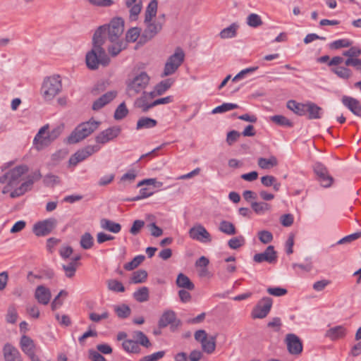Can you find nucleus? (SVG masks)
<instances>
[{
	"label": "nucleus",
	"instance_id": "nucleus-58",
	"mask_svg": "<svg viewBox=\"0 0 361 361\" xmlns=\"http://www.w3.org/2000/svg\"><path fill=\"white\" fill-rule=\"evenodd\" d=\"M130 19L131 20H136L137 19L138 15L140 14L142 10V2L141 1H138L137 4H133L130 8Z\"/></svg>",
	"mask_w": 361,
	"mask_h": 361
},
{
	"label": "nucleus",
	"instance_id": "nucleus-32",
	"mask_svg": "<svg viewBox=\"0 0 361 361\" xmlns=\"http://www.w3.org/2000/svg\"><path fill=\"white\" fill-rule=\"evenodd\" d=\"M331 72L343 80H348L353 75L352 71L348 66H338L332 68Z\"/></svg>",
	"mask_w": 361,
	"mask_h": 361
},
{
	"label": "nucleus",
	"instance_id": "nucleus-1",
	"mask_svg": "<svg viewBox=\"0 0 361 361\" xmlns=\"http://www.w3.org/2000/svg\"><path fill=\"white\" fill-rule=\"evenodd\" d=\"M124 30V21L121 18H113L109 24L99 26L92 37V47L85 56L87 66L90 70H96L99 65L106 66L109 64L110 59L106 54L103 45L105 35L108 39L114 42L121 39Z\"/></svg>",
	"mask_w": 361,
	"mask_h": 361
},
{
	"label": "nucleus",
	"instance_id": "nucleus-48",
	"mask_svg": "<svg viewBox=\"0 0 361 361\" xmlns=\"http://www.w3.org/2000/svg\"><path fill=\"white\" fill-rule=\"evenodd\" d=\"M145 257L140 255L135 256L130 262L124 264V269L128 271H131L137 268L144 260Z\"/></svg>",
	"mask_w": 361,
	"mask_h": 361
},
{
	"label": "nucleus",
	"instance_id": "nucleus-52",
	"mask_svg": "<svg viewBox=\"0 0 361 361\" xmlns=\"http://www.w3.org/2000/svg\"><path fill=\"white\" fill-rule=\"evenodd\" d=\"M140 32V28L137 27L129 29L126 35V41L129 42H135L140 36L141 37Z\"/></svg>",
	"mask_w": 361,
	"mask_h": 361
},
{
	"label": "nucleus",
	"instance_id": "nucleus-16",
	"mask_svg": "<svg viewBox=\"0 0 361 361\" xmlns=\"http://www.w3.org/2000/svg\"><path fill=\"white\" fill-rule=\"evenodd\" d=\"M276 252L272 245H269L263 252L255 254L253 257L254 261L257 263L267 262L272 264L276 261Z\"/></svg>",
	"mask_w": 361,
	"mask_h": 361
},
{
	"label": "nucleus",
	"instance_id": "nucleus-33",
	"mask_svg": "<svg viewBox=\"0 0 361 361\" xmlns=\"http://www.w3.org/2000/svg\"><path fill=\"white\" fill-rule=\"evenodd\" d=\"M257 164L262 169H269L278 164L277 159L274 156H271L269 159L260 157L258 159Z\"/></svg>",
	"mask_w": 361,
	"mask_h": 361
},
{
	"label": "nucleus",
	"instance_id": "nucleus-19",
	"mask_svg": "<svg viewBox=\"0 0 361 361\" xmlns=\"http://www.w3.org/2000/svg\"><path fill=\"white\" fill-rule=\"evenodd\" d=\"M116 96L117 91L116 90L107 92L94 102L92 104V109L94 111L101 109L105 105L111 102L114 98H116Z\"/></svg>",
	"mask_w": 361,
	"mask_h": 361
},
{
	"label": "nucleus",
	"instance_id": "nucleus-21",
	"mask_svg": "<svg viewBox=\"0 0 361 361\" xmlns=\"http://www.w3.org/2000/svg\"><path fill=\"white\" fill-rule=\"evenodd\" d=\"M5 361H22L19 350L10 343H6L3 348Z\"/></svg>",
	"mask_w": 361,
	"mask_h": 361
},
{
	"label": "nucleus",
	"instance_id": "nucleus-59",
	"mask_svg": "<svg viewBox=\"0 0 361 361\" xmlns=\"http://www.w3.org/2000/svg\"><path fill=\"white\" fill-rule=\"evenodd\" d=\"M342 54L348 58H357L361 55V48L350 46V49L344 51Z\"/></svg>",
	"mask_w": 361,
	"mask_h": 361
},
{
	"label": "nucleus",
	"instance_id": "nucleus-39",
	"mask_svg": "<svg viewBox=\"0 0 361 361\" xmlns=\"http://www.w3.org/2000/svg\"><path fill=\"white\" fill-rule=\"evenodd\" d=\"M133 339L137 342V345H141L145 348H149L152 345L147 336L140 331H136L133 333Z\"/></svg>",
	"mask_w": 361,
	"mask_h": 361
},
{
	"label": "nucleus",
	"instance_id": "nucleus-20",
	"mask_svg": "<svg viewBox=\"0 0 361 361\" xmlns=\"http://www.w3.org/2000/svg\"><path fill=\"white\" fill-rule=\"evenodd\" d=\"M324 114V110L322 107L312 102H307L305 116L310 120L320 119Z\"/></svg>",
	"mask_w": 361,
	"mask_h": 361
},
{
	"label": "nucleus",
	"instance_id": "nucleus-2",
	"mask_svg": "<svg viewBox=\"0 0 361 361\" xmlns=\"http://www.w3.org/2000/svg\"><path fill=\"white\" fill-rule=\"evenodd\" d=\"M42 178V174L39 170H36L34 172L29 174L26 180L23 182L18 187H16L13 184H11V182L8 181L7 184L4 187L2 190L3 194L10 192V197L11 198L18 197L23 195L27 191L31 190L33 183L35 181L39 180Z\"/></svg>",
	"mask_w": 361,
	"mask_h": 361
},
{
	"label": "nucleus",
	"instance_id": "nucleus-10",
	"mask_svg": "<svg viewBox=\"0 0 361 361\" xmlns=\"http://www.w3.org/2000/svg\"><path fill=\"white\" fill-rule=\"evenodd\" d=\"M272 299L269 297L262 298L253 308L252 317L253 319H263L267 316L272 307Z\"/></svg>",
	"mask_w": 361,
	"mask_h": 361
},
{
	"label": "nucleus",
	"instance_id": "nucleus-14",
	"mask_svg": "<svg viewBox=\"0 0 361 361\" xmlns=\"http://www.w3.org/2000/svg\"><path fill=\"white\" fill-rule=\"evenodd\" d=\"M190 237L201 243H210L212 241L211 235L207 229L201 224H197L189 230Z\"/></svg>",
	"mask_w": 361,
	"mask_h": 361
},
{
	"label": "nucleus",
	"instance_id": "nucleus-6",
	"mask_svg": "<svg viewBox=\"0 0 361 361\" xmlns=\"http://www.w3.org/2000/svg\"><path fill=\"white\" fill-rule=\"evenodd\" d=\"M184 59V51L180 47H177L174 54L167 59L161 76L164 78L173 74L183 63Z\"/></svg>",
	"mask_w": 361,
	"mask_h": 361
},
{
	"label": "nucleus",
	"instance_id": "nucleus-12",
	"mask_svg": "<svg viewBox=\"0 0 361 361\" xmlns=\"http://www.w3.org/2000/svg\"><path fill=\"white\" fill-rule=\"evenodd\" d=\"M49 129V125H44L42 126L36 134L34 140L33 145L37 150L40 151L44 147H48L51 142L50 136L47 132Z\"/></svg>",
	"mask_w": 361,
	"mask_h": 361
},
{
	"label": "nucleus",
	"instance_id": "nucleus-44",
	"mask_svg": "<svg viewBox=\"0 0 361 361\" xmlns=\"http://www.w3.org/2000/svg\"><path fill=\"white\" fill-rule=\"evenodd\" d=\"M203 351L208 354L212 353L216 348V337L210 336L201 343Z\"/></svg>",
	"mask_w": 361,
	"mask_h": 361
},
{
	"label": "nucleus",
	"instance_id": "nucleus-27",
	"mask_svg": "<svg viewBox=\"0 0 361 361\" xmlns=\"http://www.w3.org/2000/svg\"><path fill=\"white\" fill-rule=\"evenodd\" d=\"M100 226L103 229L113 233H118L121 230V226L120 224L107 219H102L100 221Z\"/></svg>",
	"mask_w": 361,
	"mask_h": 361
},
{
	"label": "nucleus",
	"instance_id": "nucleus-22",
	"mask_svg": "<svg viewBox=\"0 0 361 361\" xmlns=\"http://www.w3.org/2000/svg\"><path fill=\"white\" fill-rule=\"evenodd\" d=\"M35 298L39 303L46 305L50 302L51 291L42 285L38 286L35 289Z\"/></svg>",
	"mask_w": 361,
	"mask_h": 361
},
{
	"label": "nucleus",
	"instance_id": "nucleus-49",
	"mask_svg": "<svg viewBox=\"0 0 361 361\" xmlns=\"http://www.w3.org/2000/svg\"><path fill=\"white\" fill-rule=\"evenodd\" d=\"M114 311L119 318L125 319L130 316L131 310L126 305H116L114 307Z\"/></svg>",
	"mask_w": 361,
	"mask_h": 361
},
{
	"label": "nucleus",
	"instance_id": "nucleus-23",
	"mask_svg": "<svg viewBox=\"0 0 361 361\" xmlns=\"http://www.w3.org/2000/svg\"><path fill=\"white\" fill-rule=\"evenodd\" d=\"M20 346L23 352L29 357L35 355V345L30 337L23 335L20 338Z\"/></svg>",
	"mask_w": 361,
	"mask_h": 361
},
{
	"label": "nucleus",
	"instance_id": "nucleus-3",
	"mask_svg": "<svg viewBox=\"0 0 361 361\" xmlns=\"http://www.w3.org/2000/svg\"><path fill=\"white\" fill-rule=\"evenodd\" d=\"M149 76L145 71L128 78L126 81V93L128 97H135L138 94L143 92L149 85Z\"/></svg>",
	"mask_w": 361,
	"mask_h": 361
},
{
	"label": "nucleus",
	"instance_id": "nucleus-54",
	"mask_svg": "<svg viewBox=\"0 0 361 361\" xmlns=\"http://www.w3.org/2000/svg\"><path fill=\"white\" fill-rule=\"evenodd\" d=\"M245 238L242 235H239L233 238H231L228 241V245L233 250L238 249L245 244Z\"/></svg>",
	"mask_w": 361,
	"mask_h": 361
},
{
	"label": "nucleus",
	"instance_id": "nucleus-51",
	"mask_svg": "<svg viewBox=\"0 0 361 361\" xmlns=\"http://www.w3.org/2000/svg\"><path fill=\"white\" fill-rule=\"evenodd\" d=\"M238 108V105L236 104L233 103H224L220 106H216L214 108L212 113V114H221L224 113L235 109Z\"/></svg>",
	"mask_w": 361,
	"mask_h": 361
},
{
	"label": "nucleus",
	"instance_id": "nucleus-62",
	"mask_svg": "<svg viewBox=\"0 0 361 361\" xmlns=\"http://www.w3.org/2000/svg\"><path fill=\"white\" fill-rule=\"evenodd\" d=\"M345 66H353L357 71H361V59L357 58H347L344 61Z\"/></svg>",
	"mask_w": 361,
	"mask_h": 361
},
{
	"label": "nucleus",
	"instance_id": "nucleus-4",
	"mask_svg": "<svg viewBox=\"0 0 361 361\" xmlns=\"http://www.w3.org/2000/svg\"><path fill=\"white\" fill-rule=\"evenodd\" d=\"M62 91V80L59 75L46 77L42 82L41 94L45 101H51Z\"/></svg>",
	"mask_w": 361,
	"mask_h": 361
},
{
	"label": "nucleus",
	"instance_id": "nucleus-31",
	"mask_svg": "<svg viewBox=\"0 0 361 361\" xmlns=\"http://www.w3.org/2000/svg\"><path fill=\"white\" fill-rule=\"evenodd\" d=\"M176 285L188 290H192L195 288V285L190 279L182 273H180L177 276Z\"/></svg>",
	"mask_w": 361,
	"mask_h": 361
},
{
	"label": "nucleus",
	"instance_id": "nucleus-60",
	"mask_svg": "<svg viewBox=\"0 0 361 361\" xmlns=\"http://www.w3.org/2000/svg\"><path fill=\"white\" fill-rule=\"evenodd\" d=\"M258 238L261 243L263 244H268L273 240L272 233L266 230L258 232Z\"/></svg>",
	"mask_w": 361,
	"mask_h": 361
},
{
	"label": "nucleus",
	"instance_id": "nucleus-61",
	"mask_svg": "<svg viewBox=\"0 0 361 361\" xmlns=\"http://www.w3.org/2000/svg\"><path fill=\"white\" fill-rule=\"evenodd\" d=\"M165 355V351L161 350L151 355H145L140 361H158Z\"/></svg>",
	"mask_w": 361,
	"mask_h": 361
},
{
	"label": "nucleus",
	"instance_id": "nucleus-37",
	"mask_svg": "<svg viewBox=\"0 0 361 361\" xmlns=\"http://www.w3.org/2000/svg\"><path fill=\"white\" fill-rule=\"evenodd\" d=\"M219 230L228 235H235L237 232L234 224L226 220H223L220 222Z\"/></svg>",
	"mask_w": 361,
	"mask_h": 361
},
{
	"label": "nucleus",
	"instance_id": "nucleus-64",
	"mask_svg": "<svg viewBox=\"0 0 361 361\" xmlns=\"http://www.w3.org/2000/svg\"><path fill=\"white\" fill-rule=\"evenodd\" d=\"M109 317V314L107 311H104L102 314L91 312L89 315L90 319L94 322H99L102 319H108Z\"/></svg>",
	"mask_w": 361,
	"mask_h": 361
},
{
	"label": "nucleus",
	"instance_id": "nucleus-63",
	"mask_svg": "<svg viewBox=\"0 0 361 361\" xmlns=\"http://www.w3.org/2000/svg\"><path fill=\"white\" fill-rule=\"evenodd\" d=\"M267 291L269 294L276 297L283 296L287 293V290L281 287H269Z\"/></svg>",
	"mask_w": 361,
	"mask_h": 361
},
{
	"label": "nucleus",
	"instance_id": "nucleus-46",
	"mask_svg": "<svg viewBox=\"0 0 361 361\" xmlns=\"http://www.w3.org/2000/svg\"><path fill=\"white\" fill-rule=\"evenodd\" d=\"M80 245L81 247L85 250L92 248L94 245V238L92 235L88 232L85 233L80 238Z\"/></svg>",
	"mask_w": 361,
	"mask_h": 361
},
{
	"label": "nucleus",
	"instance_id": "nucleus-35",
	"mask_svg": "<svg viewBox=\"0 0 361 361\" xmlns=\"http://www.w3.org/2000/svg\"><path fill=\"white\" fill-rule=\"evenodd\" d=\"M238 28V25L236 23H232L228 27L223 29L220 32L219 36L221 39L233 38L236 36Z\"/></svg>",
	"mask_w": 361,
	"mask_h": 361
},
{
	"label": "nucleus",
	"instance_id": "nucleus-26",
	"mask_svg": "<svg viewBox=\"0 0 361 361\" xmlns=\"http://www.w3.org/2000/svg\"><path fill=\"white\" fill-rule=\"evenodd\" d=\"M287 108L292 111L294 114L300 116H305V111L307 106L306 103H300L295 100H289L286 104Z\"/></svg>",
	"mask_w": 361,
	"mask_h": 361
},
{
	"label": "nucleus",
	"instance_id": "nucleus-9",
	"mask_svg": "<svg viewBox=\"0 0 361 361\" xmlns=\"http://www.w3.org/2000/svg\"><path fill=\"white\" fill-rule=\"evenodd\" d=\"M99 149L100 147L98 145H87L73 154L69 159V164L72 166H76L79 162L84 161Z\"/></svg>",
	"mask_w": 361,
	"mask_h": 361
},
{
	"label": "nucleus",
	"instance_id": "nucleus-5",
	"mask_svg": "<svg viewBox=\"0 0 361 361\" xmlns=\"http://www.w3.org/2000/svg\"><path fill=\"white\" fill-rule=\"evenodd\" d=\"M99 123L90 120L79 124L67 137V142L75 144L92 134L99 126Z\"/></svg>",
	"mask_w": 361,
	"mask_h": 361
},
{
	"label": "nucleus",
	"instance_id": "nucleus-18",
	"mask_svg": "<svg viewBox=\"0 0 361 361\" xmlns=\"http://www.w3.org/2000/svg\"><path fill=\"white\" fill-rule=\"evenodd\" d=\"M342 103L354 115L361 117V104L359 100L351 97L343 96Z\"/></svg>",
	"mask_w": 361,
	"mask_h": 361
},
{
	"label": "nucleus",
	"instance_id": "nucleus-43",
	"mask_svg": "<svg viewBox=\"0 0 361 361\" xmlns=\"http://www.w3.org/2000/svg\"><path fill=\"white\" fill-rule=\"evenodd\" d=\"M147 278V272L145 270L140 269L133 273L130 282L132 283H141L145 282Z\"/></svg>",
	"mask_w": 361,
	"mask_h": 361
},
{
	"label": "nucleus",
	"instance_id": "nucleus-8",
	"mask_svg": "<svg viewBox=\"0 0 361 361\" xmlns=\"http://www.w3.org/2000/svg\"><path fill=\"white\" fill-rule=\"evenodd\" d=\"M57 220L55 218H49L43 221L35 223L33 226V233L35 235L45 236L52 232L56 227Z\"/></svg>",
	"mask_w": 361,
	"mask_h": 361
},
{
	"label": "nucleus",
	"instance_id": "nucleus-28",
	"mask_svg": "<svg viewBox=\"0 0 361 361\" xmlns=\"http://www.w3.org/2000/svg\"><path fill=\"white\" fill-rule=\"evenodd\" d=\"M149 100L150 99L142 93V95L135 100V105L136 107L140 109L142 112L145 113L154 107L152 102H149Z\"/></svg>",
	"mask_w": 361,
	"mask_h": 361
},
{
	"label": "nucleus",
	"instance_id": "nucleus-53",
	"mask_svg": "<svg viewBox=\"0 0 361 361\" xmlns=\"http://www.w3.org/2000/svg\"><path fill=\"white\" fill-rule=\"evenodd\" d=\"M128 114V110L126 106L125 102H122L116 108L114 117L116 120H121L124 118Z\"/></svg>",
	"mask_w": 361,
	"mask_h": 361
},
{
	"label": "nucleus",
	"instance_id": "nucleus-24",
	"mask_svg": "<svg viewBox=\"0 0 361 361\" xmlns=\"http://www.w3.org/2000/svg\"><path fill=\"white\" fill-rule=\"evenodd\" d=\"M176 320V312L171 310H168L161 314L158 322V325L159 328H165L169 324H173Z\"/></svg>",
	"mask_w": 361,
	"mask_h": 361
},
{
	"label": "nucleus",
	"instance_id": "nucleus-34",
	"mask_svg": "<svg viewBox=\"0 0 361 361\" xmlns=\"http://www.w3.org/2000/svg\"><path fill=\"white\" fill-rule=\"evenodd\" d=\"M157 124V121L155 119L149 117H142L137 122L136 129L152 128L155 127Z\"/></svg>",
	"mask_w": 361,
	"mask_h": 361
},
{
	"label": "nucleus",
	"instance_id": "nucleus-40",
	"mask_svg": "<svg viewBox=\"0 0 361 361\" xmlns=\"http://www.w3.org/2000/svg\"><path fill=\"white\" fill-rule=\"evenodd\" d=\"M251 207L257 214H263L269 211L271 208V204L264 202H252Z\"/></svg>",
	"mask_w": 361,
	"mask_h": 361
},
{
	"label": "nucleus",
	"instance_id": "nucleus-38",
	"mask_svg": "<svg viewBox=\"0 0 361 361\" xmlns=\"http://www.w3.org/2000/svg\"><path fill=\"white\" fill-rule=\"evenodd\" d=\"M174 80L171 78H168L161 80L155 85L157 94L162 95L164 94L173 84Z\"/></svg>",
	"mask_w": 361,
	"mask_h": 361
},
{
	"label": "nucleus",
	"instance_id": "nucleus-7",
	"mask_svg": "<svg viewBox=\"0 0 361 361\" xmlns=\"http://www.w3.org/2000/svg\"><path fill=\"white\" fill-rule=\"evenodd\" d=\"M145 28L141 34L140 40L142 42L145 43L153 39L162 29L163 22L159 20H150L146 21L144 20Z\"/></svg>",
	"mask_w": 361,
	"mask_h": 361
},
{
	"label": "nucleus",
	"instance_id": "nucleus-29",
	"mask_svg": "<svg viewBox=\"0 0 361 361\" xmlns=\"http://www.w3.org/2000/svg\"><path fill=\"white\" fill-rule=\"evenodd\" d=\"M123 348L129 353L140 354L141 348L134 339H126L122 343Z\"/></svg>",
	"mask_w": 361,
	"mask_h": 361
},
{
	"label": "nucleus",
	"instance_id": "nucleus-56",
	"mask_svg": "<svg viewBox=\"0 0 361 361\" xmlns=\"http://www.w3.org/2000/svg\"><path fill=\"white\" fill-rule=\"evenodd\" d=\"M43 183L46 186L54 187L55 185L59 184V177L52 173L47 174L43 179Z\"/></svg>",
	"mask_w": 361,
	"mask_h": 361
},
{
	"label": "nucleus",
	"instance_id": "nucleus-50",
	"mask_svg": "<svg viewBox=\"0 0 361 361\" xmlns=\"http://www.w3.org/2000/svg\"><path fill=\"white\" fill-rule=\"evenodd\" d=\"M270 120L279 126L287 127L293 126V123L286 116L282 115H275L271 116Z\"/></svg>",
	"mask_w": 361,
	"mask_h": 361
},
{
	"label": "nucleus",
	"instance_id": "nucleus-47",
	"mask_svg": "<svg viewBox=\"0 0 361 361\" xmlns=\"http://www.w3.org/2000/svg\"><path fill=\"white\" fill-rule=\"evenodd\" d=\"M134 298L140 302H143L149 299V290L147 287H142L133 293Z\"/></svg>",
	"mask_w": 361,
	"mask_h": 361
},
{
	"label": "nucleus",
	"instance_id": "nucleus-57",
	"mask_svg": "<svg viewBox=\"0 0 361 361\" xmlns=\"http://www.w3.org/2000/svg\"><path fill=\"white\" fill-rule=\"evenodd\" d=\"M247 23L250 27H257L262 24V20L259 15L251 13L247 18Z\"/></svg>",
	"mask_w": 361,
	"mask_h": 361
},
{
	"label": "nucleus",
	"instance_id": "nucleus-55",
	"mask_svg": "<svg viewBox=\"0 0 361 361\" xmlns=\"http://www.w3.org/2000/svg\"><path fill=\"white\" fill-rule=\"evenodd\" d=\"M18 312L16 307L12 305H10L7 310L6 320L8 323L15 324L17 321Z\"/></svg>",
	"mask_w": 361,
	"mask_h": 361
},
{
	"label": "nucleus",
	"instance_id": "nucleus-45",
	"mask_svg": "<svg viewBox=\"0 0 361 361\" xmlns=\"http://www.w3.org/2000/svg\"><path fill=\"white\" fill-rule=\"evenodd\" d=\"M107 288L109 290L115 293H123L125 287L123 283L116 279H109L106 281Z\"/></svg>",
	"mask_w": 361,
	"mask_h": 361
},
{
	"label": "nucleus",
	"instance_id": "nucleus-15",
	"mask_svg": "<svg viewBox=\"0 0 361 361\" xmlns=\"http://www.w3.org/2000/svg\"><path fill=\"white\" fill-rule=\"evenodd\" d=\"M286 343L288 352L292 355H299L302 351V344L299 338L294 334H288L286 336Z\"/></svg>",
	"mask_w": 361,
	"mask_h": 361
},
{
	"label": "nucleus",
	"instance_id": "nucleus-13",
	"mask_svg": "<svg viewBox=\"0 0 361 361\" xmlns=\"http://www.w3.org/2000/svg\"><path fill=\"white\" fill-rule=\"evenodd\" d=\"M121 129L119 126H112L99 133L95 137L98 144H106L114 138L117 137L121 133Z\"/></svg>",
	"mask_w": 361,
	"mask_h": 361
},
{
	"label": "nucleus",
	"instance_id": "nucleus-25",
	"mask_svg": "<svg viewBox=\"0 0 361 361\" xmlns=\"http://www.w3.org/2000/svg\"><path fill=\"white\" fill-rule=\"evenodd\" d=\"M346 335V329L342 326H336L330 328L325 333V337L329 338L331 341H336L344 338Z\"/></svg>",
	"mask_w": 361,
	"mask_h": 361
},
{
	"label": "nucleus",
	"instance_id": "nucleus-36",
	"mask_svg": "<svg viewBox=\"0 0 361 361\" xmlns=\"http://www.w3.org/2000/svg\"><path fill=\"white\" fill-rule=\"evenodd\" d=\"M111 43L112 44L108 47V51L111 56H116L122 50L126 49V44L121 39Z\"/></svg>",
	"mask_w": 361,
	"mask_h": 361
},
{
	"label": "nucleus",
	"instance_id": "nucleus-42",
	"mask_svg": "<svg viewBox=\"0 0 361 361\" xmlns=\"http://www.w3.org/2000/svg\"><path fill=\"white\" fill-rule=\"evenodd\" d=\"M78 265L79 264L75 262H69L67 264H62V269L63 270L66 276L68 278H73L75 274Z\"/></svg>",
	"mask_w": 361,
	"mask_h": 361
},
{
	"label": "nucleus",
	"instance_id": "nucleus-17",
	"mask_svg": "<svg viewBox=\"0 0 361 361\" xmlns=\"http://www.w3.org/2000/svg\"><path fill=\"white\" fill-rule=\"evenodd\" d=\"M28 166L25 164H21L8 171L9 176V182L16 187L21 181V177L28 171Z\"/></svg>",
	"mask_w": 361,
	"mask_h": 361
},
{
	"label": "nucleus",
	"instance_id": "nucleus-41",
	"mask_svg": "<svg viewBox=\"0 0 361 361\" xmlns=\"http://www.w3.org/2000/svg\"><path fill=\"white\" fill-rule=\"evenodd\" d=\"M353 44V42L348 39H340L331 42L329 48L331 50H338L342 48L350 47Z\"/></svg>",
	"mask_w": 361,
	"mask_h": 361
},
{
	"label": "nucleus",
	"instance_id": "nucleus-30",
	"mask_svg": "<svg viewBox=\"0 0 361 361\" xmlns=\"http://www.w3.org/2000/svg\"><path fill=\"white\" fill-rule=\"evenodd\" d=\"M158 1L151 0L146 7L145 12V20L149 21L154 19L157 13Z\"/></svg>",
	"mask_w": 361,
	"mask_h": 361
},
{
	"label": "nucleus",
	"instance_id": "nucleus-11",
	"mask_svg": "<svg viewBox=\"0 0 361 361\" xmlns=\"http://www.w3.org/2000/svg\"><path fill=\"white\" fill-rule=\"evenodd\" d=\"M313 169L322 187L329 188L332 185L334 178L329 175L327 168L323 164L320 162L315 163Z\"/></svg>",
	"mask_w": 361,
	"mask_h": 361
}]
</instances>
